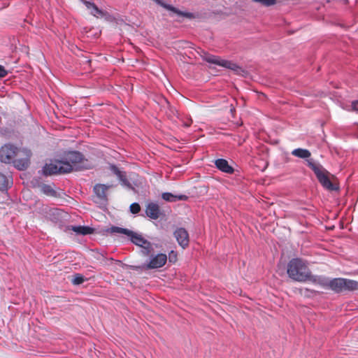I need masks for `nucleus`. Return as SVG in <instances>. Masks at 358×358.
Wrapping results in <instances>:
<instances>
[{
    "label": "nucleus",
    "instance_id": "obj_1",
    "mask_svg": "<svg viewBox=\"0 0 358 358\" xmlns=\"http://www.w3.org/2000/svg\"><path fill=\"white\" fill-rule=\"evenodd\" d=\"M287 273L288 276L294 281L300 282L316 281L306 262L300 258H294L289 262L287 268Z\"/></svg>",
    "mask_w": 358,
    "mask_h": 358
},
{
    "label": "nucleus",
    "instance_id": "obj_2",
    "mask_svg": "<svg viewBox=\"0 0 358 358\" xmlns=\"http://www.w3.org/2000/svg\"><path fill=\"white\" fill-rule=\"evenodd\" d=\"M307 162L308 167L313 170L323 187L329 191H335L339 189L338 185L331 180V178H334V176L331 175L321 164L314 162L312 159L308 160Z\"/></svg>",
    "mask_w": 358,
    "mask_h": 358
},
{
    "label": "nucleus",
    "instance_id": "obj_3",
    "mask_svg": "<svg viewBox=\"0 0 358 358\" xmlns=\"http://www.w3.org/2000/svg\"><path fill=\"white\" fill-rule=\"evenodd\" d=\"M61 159L64 166H66L65 164L70 166L68 173L89 168L87 159L85 158L81 152L78 151H69L66 152Z\"/></svg>",
    "mask_w": 358,
    "mask_h": 358
},
{
    "label": "nucleus",
    "instance_id": "obj_4",
    "mask_svg": "<svg viewBox=\"0 0 358 358\" xmlns=\"http://www.w3.org/2000/svg\"><path fill=\"white\" fill-rule=\"evenodd\" d=\"M328 288L336 293L358 289V282L346 278H338L329 281Z\"/></svg>",
    "mask_w": 358,
    "mask_h": 358
},
{
    "label": "nucleus",
    "instance_id": "obj_5",
    "mask_svg": "<svg viewBox=\"0 0 358 358\" xmlns=\"http://www.w3.org/2000/svg\"><path fill=\"white\" fill-rule=\"evenodd\" d=\"M31 156V150L25 148H17L13 164L20 171L26 170L30 165Z\"/></svg>",
    "mask_w": 358,
    "mask_h": 358
},
{
    "label": "nucleus",
    "instance_id": "obj_6",
    "mask_svg": "<svg viewBox=\"0 0 358 358\" xmlns=\"http://www.w3.org/2000/svg\"><path fill=\"white\" fill-rule=\"evenodd\" d=\"M205 60L208 63L217 64L218 66L231 69L237 75L243 76L245 73V71L243 69V68L238 64L229 60L222 59L219 57L210 55L206 57Z\"/></svg>",
    "mask_w": 358,
    "mask_h": 358
},
{
    "label": "nucleus",
    "instance_id": "obj_7",
    "mask_svg": "<svg viewBox=\"0 0 358 358\" xmlns=\"http://www.w3.org/2000/svg\"><path fill=\"white\" fill-rule=\"evenodd\" d=\"M64 166L62 159L55 160L50 164H46L43 168V173L45 176L68 173L70 166L65 164Z\"/></svg>",
    "mask_w": 358,
    "mask_h": 358
},
{
    "label": "nucleus",
    "instance_id": "obj_8",
    "mask_svg": "<svg viewBox=\"0 0 358 358\" xmlns=\"http://www.w3.org/2000/svg\"><path fill=\"white\" fill-rule=\"evenodd\" d=\"M17 148L11 144H6L2 146L0 148V161L5 164L13 162Z\"/></svg>",
    "mask_w": 358,
    "mask_h": 358
},
{
    "label": "nucleus",
    "instance_id": "obj_9",
    "mask_svg": "<svg viewBox=\"0 0 358 358\" xmlns=\"http://www.w3.org/2000/svg\"><path fill=\"white\" fill-rule=\"evenodd\" d=\"M130 237L131 241L134 244L141 246L143 248V253L145 256L150 255L152 252L151 243L145 240L142 236L137 234L132 231L131 235H128Z\"/></svg>",
    "mask_w": 358,
    "mask_h": 358
},
{
    "label": "nucleus",
    "instance_id": "obj_10",
    "mask_svg": "<svg viewBox=\"0 0 358 358\" xmlns=\"http://www.w3.org/2000/svg\"><path fill=\"white\" fill-rule=\"evenodd\" d=\"M167 261L166 254L159 253L156 255H151L150 262L143 266L145 270L155 269L162 267Z\"/></svg>",
    "mask_w": 358,
    "mask_h": 358
},
{
    "label": "nucleus",
    "instance_id": "obj_11",
    "mask_svg": "<svg viewBox=\"0 0 358 358\" xmlns=\"http://www.w3.org/2000/svg\"><path fill=\"white\" fill-rule=\"evenodd\" d=\"M174 236L176 237L178 244L182 248H185L186 247L188 246L189 243V234L185 229H177L174 232Z\"/></svg>",
    "mask_w": 358,
    "mask_h": 358
},
{
    "label": "nucleus",
    "instance_id": "obj_12",
    "mask_svg": "<svg viewBox=\"0 0 358 358\" xmlns=\"http://www.w3.org/2000/svg\"><path fill=\"white\" fill-rule=\"evenodd\" d=\"M83 4L90 10V13L96 17H103L106 15V13L101 9H99L94 3L86 0H81Z\"/></svg>",
    "mask_w": 358,
    "mask_h": 358
},
{
    "label": "nucleus",
    "instance_id": "obj_13",
    "mask_svg": "<svg viewBox=\"0 0 358 358\" xmlns=\"http://www.w3.org/2000/svg\"><path fill=\"white\" fill-rule=\"evenodd\" d=\"M215 165L220 171L231 174L234 172V168L230 166L224 159H218L215 161Z\"/></svg>",
    "mask_w": 358,
    "mask_h": 358
},
{
    "label": "nucleus",
    "instance_id": "obj_14",
    "mask_svg": "<svg viewBox=\"0 0 358 358\" xmlns=\"http://www.w3.org/2000/svg\"><path fill=\"white\" fill-rule=\"evenodd\" d=\"M147 215L152 219H157L159 216V206L154 203H148L146 208Z\"/></svg>",
    "mask_w": 358,
    "mask_h": 358
},
{
    "label": "nucleus",
    "instance_id": "obj_15",
    "mask_svg": "<svg viewBox=\"0 0 358 358\" xmlns=\"http://www.w3.org/2000/svg\"><path fill=\"white\" fill-rule=\"evenodd\" d=\"M113 187V185H106L102 184H97L94 187V192L95 194L101 199H106L107 190Z\"/></svg>",
    "mask_w": 358,
    "mask_h": 358
},
{
    "label": "nucleus",
    "instance_id": "obj_16",
    "mask_svg": "<svg viewBox=\"0 0 358 358\" xmlns=\"http://www.w3.org/2000/svg\"><path fill=\"white\" fill-rule=\"evenodd\" d=\"M69 229L76 232L77 234L87 235L94 232V229L87 226H71Z\"/></svg>",
    "mask_w": 358,
    "mask_h": 358
},
{
    "label": "nucleus",
    "instance_id": "obj_17",
    "mask_svg": "<svg viewBox=\"0 0 358 358\" xmlns=\"http://www.w3.org/2000/svg\"><path fill=\"white\" fill-rule=\"evenodd\" d=\"M292 155L301 159H307L310 157L311 153L307 149L296 148L292 151Z\"/></svg>",
    "mask_w": 358,
    "mask_h": 358
},
{
    "label": "nucleus",
    "instance_id": "obj_18",
    "mask_svg": "<svg viewBox=\"0 0 358 358\" xmlns=\"http://www.w3.org/2000/svg\"><path fill=\"white\" fill-rule=\"evenodd\" d=\"M40 190L44 194L48 196H56L57 193L53 187L50 185L42 184L40 185Z\"/></svg>",
    "mask_w": 358,
    "mask_h": 358
},
{
    "label": "nucleus",
    "instance_id": "obj_19",
    "mask_svg": "<svg viewBox=\"0 0 358 358\" xmlns=\"http://www.w3.org/2000/svg\"><path fill=\"white\" fill-rule=\"evenodd\" d=\"M10 184V179L4 174L0 173V189H6Z\"/></svg>",
    "mask_w": 358,
    "mask_h": 358
},
{
    "label": "nucleus",
    "instance_id": "obj_20",
    "mask_svg": "<svg viewBox=\"0 0 358 358\" xmlns=\"http://www.w3.org/2000/svg\"><path fill=\"white\" fill-rule=\"evenodd\" d=\"M111 231L113 233H118V234H125L127 236L131 235L132 234V231L129 230L127 229L121 228L119 227H113L111 228Z\"/></svg>",
    "mask_w": 358,
    "mask_h": 358
},
{
    "label": "nucleus",
    "instance_id": "obj_21",
    "mask_svg": "<svg viewBox=\"0 0 358 358\" xmlns=\"http://www.w3.org/2000/svg\"><path fill=\"white\" fill-rule=\"evenodd\" d=\"M162 198L169 202H176V194H173L170 192H164L162 194Z\"/></svg>",
    "mask_w": 358,
    "mask_h": 358
},
{
    "label": "nucleus",
    "instance_id": "obj_22",
    "mask_svg": "<svg viewBox=\"0 0 358 358\" xmlns=\"http://www.w3.org/2000/svg\"><path fill=\"white\" fill-rule=\"evenodd\" d=\"M85 281V278L83 275L80 273H76L73 275V278L72 280V283L73 285H80Z\"/></svg>",
    "mask_w": 358,
    "mask_h": 358
},
{
    "label": "nucleus",
    "instance_id": "obj_23",
    "mask_svg": "<svg viewBox=\"0 0 358 358\" xmlns=\"http://www.w3.org/2000/svg\"><path fill=\"white\" fill-rule=\"evenodd\" d=\"M316 279L315 283L320 285L324 288H328V282L329 280L326 278H317V276H314Z\"/></svg>",
    "mask_w": 358,
    "mask_h": 358
},
{
    "label": "nucleus",
    "instance_id": "obj_24",
    "mask_svg": "<svg viewBox=\"0 0 358 358\" xmlns=\"http://www.w3.org/2000/svg\"><path fill=\"white\" fill-rule=\"evenodd\" d=\"M129 209L132 214H137L141 211V206L138 203H133L130 205Z\"/></svg>",
    "mask_w": 358,
    "mask_h": 358
},
{
    "label": "nucleus",
    "instance_id": "obj_25",
    "mask_svg": "<svg viewBox=\"0 0 358 358\" xmlns=\"http://www.w3.org/2000/svg\"><path fill=\"white\" fill-rule=\"evenodd\" d=\"M169 9H170L171 10L173 11L174 13H176L178 15H181V16H185V17H190L192 16V14L189 13H182V12L178 10L176 8H175L173 7H171V6H169Z\"/></svg>",
    "mask_w": 358,
    "mask_h": 358
},
{
    "label": "nucleus",
    "instance_id": "obj_26",
    "mask_svg": "<svg viewBox=\"0 0 358 358\" xmlns=\"http://www.w3.org/2000/svg\"><path fill=\"white\" fill-rule=\"evenodd\" d=\"M118 178L120 180V181L122 182L123 185H127L128 187L130 186V183L128 181V180L127 179V177H126L125 174L122 173L120 176H118Z\"/></svg>",
    "mask_w": 358,
    "mask_h": 358
},
{
    "label": "nucleus",
    "instance_id": "obj_27",
    "mask_svg": "<svg viewBox=\"0 0 358 358\" xmlns=\"http://www.w3.org/2000/svg\"><path fill=\"white\" fill-rule=\"evenodd\" d=\"M169 260L170 262L175 263L177 260V253L171 251L169 255Z\"/></svg>",
    "mask_w": 358,
    "mask_h": 358
},
{
    "label": "nucleus",
    "instance_id": "obj_28",
    "mask_svg": "<svg viewBox=\"0 0 358 358\" xmlns=\"http://www.w3.org/2000/svg\"><path fill=\"white\" fill-rule=\"evenodd\" d=\"M110 169L117 177L120 176L121 173H122L115 165H110Z\"/></svg>",
    "mask_w": 358,
    "mask_h": 358
},
{
    "label": "nucleus",
    "instance_id": "obj_29",
    "mask_svg": "<svg viewBox=\"0 0 358 358\" xmlns=\"http://www.w3.org/2000/svg\"><path fill=\"white\" fill-rule=\"evenodd\" d=\"M176 201H187L188 199V196L185 194H178L176 195Z\"/></svg>",
    "mask_w": 358,
    "mask_h": 358
},
{
    "label": "nucleus",
    "instance_id": "obj_30",
    "mask_svg": "<svg viewBox=\"0 0 358 358\" xmlns=\"http://www.w3.org/2000/svg\"><path fill=\"white\" fill-rule=\"evenodd\" d=\"M8 71L5 69V68L0 65V78H4L7 76Z\"/></svg>",
    "mask_w": 358,
    "mask_h": 358
},
{
    "label": "nucleus",
    "instance_id": "obj_31",
    "mask_svg": "<svg viewBox=\"0 0 358 358\" xmlns=\"http://www.w3.org/2000/svg\"><path fill=\"white\" fill-rule=\"evenodd\" d=\"M352 109L358 112V100L352 102Z\"/></svg>",
    "mask_w": 358,
    "mask_h": 358
},
{
    "label": "nucleus",
    "instance_id": "obj_32",
    "mask_svg": "<svg viewBox=\"0 0 358 358\" xmlns=\"http://www.w3.org/2000/svg\"><path fill=\"white\" fill-rule=\"evenodd\" d=\"M192 123V120H189L187 122H185L184 124V125L187 127H189Z\"/></svg>",
    "mask_w": 358,
    "mask_h": 358
}]
</instances>
